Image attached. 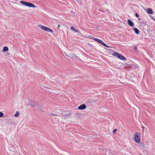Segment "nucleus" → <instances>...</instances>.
Returning a JSON list of instances; mask_svg holds the SVG:
<instances>
[{"mask_svg": "<svg viewBox=\"0 0 155 155\" xmlns=\"http://www.w3.org/2000/svg\"><path fill=\"white\" fill-rule=\"evenodd\" d=\"M141 135L139 133H136L134 136V140L135 142L139 143L140 141Z\"/></svg>", "mask_w": 155, "mask_h": 155, "instance_id": "f257e3e1", "label": "nucleus"}, {"mask_svg": "<svg viewBox=\"0 0 155 155\" xmlns=\"http://www.w3.org/2000/svg\"><path fill=\"white\" fill-rule=\"evenodd\" d=\"M113 55L121 60L124 61H125L126 60V58L123 55L117 52L114 53Z\"/></svg>", "mask_w": 155, "mask_h": 155, "instance_id": "f03ea898", "label": "nucleus"}, {"mask_svg": "<svg viewBox=\"0 0 155 155\" xmlns=\"http://www.w3.org/2000/svg\"><path fill=\"white\" fill-rule=\"evenodd\" d=\"M20 2L21 4L27 7L33 8H35V5L30 3L25 2L22 1H20Z\"/></svg>", "mask_w": 155, "mask_h": 155, "instance_id": "7ed1b4c3", "label": "nucleus"}, {"mask_svg": "<svg viewBox=\"0 0 155 155\" xmlns=\"http://www.w3.org/2000/svg\"><path fill=\"white\" fill-rule=\"evenodd\" d=\"M38 26L40 28L42 29L45 31L49 32H50L53 33V30L49 28L45 27L42 25H38Z\"/></svg>", "mask_w": 155, "mask_h": 155, "instance_id": "20e7f679", "label": "nucleus"}, {"mask_svg": "<svg viewBox=\"0 0 155 155\" xmlns=\"http://www.w3.org/2000/svg\"><path fill=\"white\" fill-rule=\"evenodd\" d=\"M94 39L97 42H98L101 45L105 46V47H110L109 46H108L107 45H106L102 40H101L100 39H98L97 38H95Z\"/></svg>", "mask_w": 155, "mask_h": 155, "instance_id": "39448f33", "label": "nucleus"}, {"mask_svg": "<svg viewBox=\"0 0 155 155\" xmlns=\"http://www.w3.org/2000/svg\"><path fill=\"white\" fill-rule=\"evenodd\" d=\"M65 55L69 57H70V58H71V59H72L73 60H76L78 58L74 54H71V55H70V56H68L66 54H65Z\"/></svg>", "mask_w": 155, "mask_h": 155, "instance_id": "423d86ee", "label": "nucleus"}, {"mask_svg": "<svg viewBox=\"0 0 155 155\" xmlns=\"http://www.w3.org/2000/svg\"><path fill=\"white\" fill-rule=\"evenodd\" d=\"M86 107V106L84 104H82L78 108L79 110H84L85 109Z\"/></svg>", "mask_w": 155, "mask_h": 155, "instance_id": "0eeeda50", "label": "nucleus"}, {"mask_svg": "<svg viewBox=\"0 0 155 155\" xmlns=\"http://www.w3.org/2000/svg\"><path fill=\"white\" fill-rule=\"evenodd\" d=\"M128 22L129 25L132 27H134V23L130 19H128Z\"/></svg>", "mask_w": 155, "mask_h": 155, "instance_id": "6e6552de", "label": "nucleus"}, {"mask_svg": "<svg viewBox=\"0 0 155 155\" xmlns=\"http://www.w3.org/2000/svg\"><path fill=\"white\" fill-rule=\"evenodd\" d=\"M147 12L149 14H153V12L152 9L150 8H148L147 9Z\"/></svg>", "mask_w": 155, "mask_h": 155, "instance_id": "1a4fd4ad", "label": "nucleus"}, {"mask_svg": "<svg viewBox=\"0 0 155 155\" xmlns=\"http://www.w3.org/2000/svg\"><path fill=\"white\" fill-rule=\"evenodd\" d=\"M71 30H72L74 31L75 32L78 33V31L77 29H76V28H75L74 27H72V26L71 27Z\"/></svg>", "mask_w": 155, "mask_h": 155, "instance_id": "9d476101", "label": "nucleus"}, {"mask_svg": "<svg viewBox=\"0 0 155 155\" xmlns=\"http://www.w3.org/2000/svg\"><path fill=\"white\" fill-rule=\"evenodd\" d=\"M133 30L134 31L135 33L137 34H138L139 33V31L137 28H135L133 29Z\"/></svg>", "mask_w": 155, "mask_h": 155, "instance_id": "9b49d317", "label": "nucleus"}, {"mask_svg": "<svg viewBox=\"0 0 155 155\" xmlns=\"http://www.w3.org/2000/svg\"><path fill=\"white\" fill-rule=\"evenodd\" d=\"M138 143L140 145V147H141L143 148L145 147V145L143 143L140 142V143Z\"/></svg>", "mask_w": 155, "mask_h": 155, "instance_id": "f8f14e48", "label": "nucleus"}, {"mask_svg": "<svg viewBox=\"0 0 155 155\" xmlns=\"http://www.w3.org/2000/svg\"><path fill=\"white\" fill-rule=\"evenodd\" d=\"M3 50L4 51H6L8 50V48L7 47L5 46L3 47Z\"/></svg>", "mask_w": 155, "mask_h": 155, "instance_id": "ddd939ff", "label": "nucleus"}, {"mask_svg": "<svg viewBox=\"0 0 155 155\" xmlns=\"http://www.w3.org/2000/svg\"><path fill=\"white\" fill-rule=\"evenodd\" d=\"M19 114V113L17 111L16 112V113L15 114L14 116L16 117H17L18 116Z\"/></svg>", "mask_w": 155, "mask_h": 155, "instance_id": "4468645a", "label": "nucleus"}, {"mask_svg": "<svg viewBox=\"0 0 155 155\" xmlns=\"http://www.w3.org/2000/svg\"><path fill=\"white\" fill-rule=\"evenodd\" d=\"M3 114L2 112H0V117H3Z\"/></svg>", "mask_w": 155, "mask_h": 155, "instance_id": "2eb2a0df", "label": "nucleus"}, {"mask_svg": "<svg viewBox=\"0 0 155 155\" xmlns=\"http://www.w3.org/2000/svg\"><path fill=\"white\" fill-rule=\"evenodd\" d=\"M117 131V129H114L113 131V133H114V134H115L116 132V131Z\"/></svg>", "mask_w": 155, "mask_h": 155, "instance_id": "dca6fc26", "label": "nucleus"}, {"mask_svg": "<svg viewBox=\"0 0 155 155\" xmlns=\"http://www.w3.org/2000/svg\"><path fill=\"white\" fill-rule=\"evenodd\" d=\"M135 15L138 18L139 17V15H138V14L135 13Z\"/></svg>", "mask_w": 155, "mask_h": 155, "instance_id": "f3484780", "label": "nucleus"}, {"mask_svg": "<svg viewBox=\"0 0 155 155\" xmlns=\"http://www.w3.org/2000/svg\"><path fill=\"white\" fill-rule=\"evenodd\" d=\"M152 19L155 21V18L153 17L152 16L151 17Z\"/></svg>", "mask_w": 155, "mask_h": 155, "instance_id": "a211bd4d", "label": "nucleus"}, {"mask_svg": "<svg viewBox=\"0 0 155 155\" xmlns=\"http://www.w3.org/2000/svg\"><path fill=\"white\" fill-rule=\"evenodd\" d=\"M152 19L155 21V18L153 17L152 16L151 17Z\"/></svg>", "mask_w": 155, "mask_h": 155, "instance_id": "6ab92c4d", "label": "nucleus"}, {"mask_svg": "<svg viewBox=\"0 0 155 155\" xmlns=\"http://www.w3.org/2000/svg\"><path fill=\"white\" fill-rule=\"evenodd\" d=\"M51 114L54 116H58L57 114Z\"/></svg>", "mask_w": 155, "mask_h": 155, "instance_id": "aec40b11", "label": "nucleus"}, {"mask_svg": "<svg viewBox=\"0 0 155 155\" xmlns=\"http://www.w3.org/2000/svg\"><path fill=\"white\" fill-rule=\"evenodd\" d=\"M135 67L136 68H137V67H139L137 65H136L135 66Z\"/></svg>", "mask_w": 155, "mask_h": 155, "instance_id": "412c9836", "label": "nucleus"}, {"mask_svg": "<svg viewBox=\"0 0 155 155\" xmlns=\"http://www.w3.org/2000/svg\"><path fill=\"white\" fill-rule=\"evenodd\" d=\"M77 1L78 2H80V0H77Z\"/></svg>", "mask_w": 155, "mask_h": 155, "instance_id": "4be33fe9", "label": "nucleus"}, {"mask_svg": "<svg viewBox=\"0 0 155 155\" xmlns=\"http://www.w3.org/2000/svg\"><path fill=\"white\" fill-rule=\"evenodd\" d=\"M60 27V25H59L58 26V28H59Z\"/></svg>", "mask_w": 155, "mask_h": 155, "instance_id": "5701e85b", "label": "nucleus"}, {"mask_svg": "<svg viewBox=\"0 0 155 155\" xmlns=\"http://www.w3.org/2000/svg\"><path fill=\"white\" fill-rule=\"evenodd\" d=\"M140 18H138V20H140Z\"/></svg>", "mask_w": 155, "mask_h": 155, "instance_id": "b1692460", "label": "nucleus"}, {"mask_svg": "<svg viewBox=\"0 0 155 155\" xmlns=\"http://www.w3.org/2000/svg\"><path fill=\"white\" fill-rule=\"evenodd\" d=\"M135 49H136V48H136V47H135Z\"/></svg>", "mask_w": 155, "mask_h": 155, "instance_id": "393cba45", "label": "nucleus"}]
</instances>
